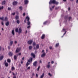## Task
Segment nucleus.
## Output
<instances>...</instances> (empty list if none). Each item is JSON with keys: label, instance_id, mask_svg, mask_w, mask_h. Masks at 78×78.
<instances>
[{"label": "nucleus", "instance_id": "20e7f679", "mask_svg": "<svg viewBox=\"0 0 78 78\" xmlns=\"http://www.w3.org/2000/svg\"><path fill=\"white\" fill-rule=\"evenodd\" d=\"M20 51V48H17L16 51V53H18V52H19Z\"/></svg>", "mask_w": 78, "mask_h": 78}, {"label": "nucleus", "instance_id": "6e6552de", "mask_svg": "<svg viewBox=\"0 0 78 78\" xmlns=\"http://www.w3.org/2000/svg\"><path fill=\"white\" fill-rule=\"evenodd\" d=\"M31 56H33V58H36V55H35V54H34V53H31Z\"/></svg>", "mask_w": 78, "mask_h": 78}, {"label": "nucleus", "instance_id": "dca6fc26", "mask_svg": "<svg viewBox=\"0 0 78 78\" xmlns=\"http://www.w3.org/2000/svg\"><path fill=\"white\" fill-rule=\"evenodd\" d=\"M45 34H43L41 36V39H44L45 38Z\"/></svg>", "mask_w": 78, "mask_h": 78}, {"label": "nucleus", "instance_id": "f704fd0d", "mask_svg": "<svg viewBox=\"0 0 78 78\" xmlns=\"http://www.w3.org/2000/svg\"><path fill=\"white\" fill-rule=\"evenodd\" d=\"M16 22L17 23H18V24H19L20 23V21L19 20H17L16 21Z\"/></svg>", "mask_w": 78, "mask_h": 78}, {"label": "nucleus", "instance_id": "a878e982", "mask_svg": "<svg viewBox=\"0 0 78 78\" xmlns=\"http://www.w3.org/2000/svg\"><path fill=\"white\" fill-rule=\"evenodd\" d=\"M32 48H33V46H29V50H31Z\"/></svg>", "mask_w": 78, "mask_h": 78}, {"label": "nucleus", "instance_id": "de8ad7c7", "mask_svg": "<svg viewBox=\"0 0 78 78\" xmlns=\"http://www.w3.org/2000/svg\"><path fill=\"white\" fill-rule=\"evenodd\" d=\"M23 62L22 60L21 61V63L23 64Z\"/></svg>", "mask_w": 78, "mask_h": 78}, {"label": "nucleus", "instance_id": "7ed1b4c3", "mask_svg": "<svg viewBox=\"0 0 78 78\" xmlns=\"http://www.w3.org/2000/svg\"><path fill=\"white\" fill-rule=\"evenodd\" d=\"M22 29H21V28L20 27L19 28V29L18 30V34H20V33H22Z\"/></svg>", "mask_w": 78, "mask_h": 78}, {"label": "nucleus", "instance_id": "bf43d9fd", "mask_svg": "<svg viewBox=\"0 0 78 78\" xmlns=\"http://www.w3.org/2000/svg\"><path fill=\"white\" fill-rule=\"evenodd\" d=\"M62 30L63 31H66V29L64 28H63Z\"/></svg>", "mask_w": 78, "mask_h": 78}, {"label": "nucleus", "instance_id": "a19ab883", "mask_svg": "<svg viewBox=\"0 0 78 78\" xmlns=\"http://www.w3.org/2000/svg\"><path fill=\"white\" fill-rule=\"evenodd\" d=\"M30 68H31V67H30V66H29L27 68V70H29V69H30Z\"/></svg>", "mask_w": 78, "mask_h": 78}, {"label": "nucleus", "instance_id": "f257e3e1", "mask_svg": "<svg viewBox=\"0 0 78 78\" xmlns=\"http://www.w3.org/2000/svg\"><path fill=\"white\" fill-rule=\"evenodd\" d=\"M49 3L50 5H51V4L53 3V4H55V5H57L59 4V2H56L55 0H50Z\"/></svg>", "mask_w": 78, "mask_h": 78}, {"label": "nucleus", "instance_id": "c85d7f7f", "mask_svg": "<svg viewBox=\"0 0 78 78\" xmlns=\"http://www.w3.org/2000/svg\"><path fill=\"white\" fill-rule=\"evenodd\" d=\"M19 9H20V11H22V6H21L19 7Z\"/></svg>", "mask_w": 78, "mask_h": 78}, {"label": "nucleus", "instance_id": "3c124183", "mask_svg": "<svg viewBox=\"0 0 78 78\" xmlns=\"http://www.w3.org/2000/svg\"><path fill=\"white\" fill-rule=\"evenodd\" d=\"M8 49H9V50H10V48H11V47H10V46H9L8 47Z\"/></svg>", "mask_w": 78, "mask_h": 78}, {"label": "nucleus", "instance_id": "412c9836", "mask_svg": "<svg viewBox=\"0 0 78 78\" xmlns=\"http://www.w3.org/2000/svg\"><path fill=\"white\" fill-rule=\"evenodd\" d=\"M36 48L37 49H38L39 48V45L38 44H37L36 45Z\"/></svg>", "mask_w": 78, "mask_h": 78}, {"label": "nucleus", "instance_id": "69168bd1", "mask_svg": "<svg viewBox=\"0 0 78 78\" xmlns=\"http://www.w3.org/2000/svg\"><path fill=\"white\" fill-rule=\"evenodd\" d=\"M55 5L52 6V8H55Z\"/></svg>", "mask_w": 78, "mask_h": 78}, {"label": "nucleus", "instance_id": "4468645a", "mask_svg": "<svg viewBox=\"0 0 78 78\" xmlns=\"http://www.w3.org/2000/svg\"><path fill=\"white\" fill-rule=\"evenodd\" d=\"M46 67L47 68H48V69H50L51 66H50V64H48L46 66Z\"/></svg>", "mask_w": 78, "mask_h": 78}, {"label": "nucleus", "instance_id": "e433bc0d", "mask_svg": "<svg viewBox=\"0 0 78 78\" xmlns=\"http://www.w3.org/2000/svg\"><path fill=\"white\" fill-rule=\"evenodd\" d=\"M31 24V23L30 22L28 21L27 22V24L28 25H30Z\"/></svg>", "mask_w": 78, "mask_h": 78}, {"label": "nucleus", "instance_id": "2eb2a0df", "mask_svg": "<svg viewBox=\"0 0 78 78\" xmlns=\"http://www.w3.org/2000/svg\"><path fill=\"white\" fill-rule=\"evenodd\" d=\"M13 44V41H11L10 42L9 45L10 46H12V45Z\"/></svg>", "mask_w": 78, "mask_h": 78}, {"label": "nucleus", "instance_id": "ea45409f", "mask_svg": "<svg viewBox=\"0 0 78 78\" xmlns=\"http://www.w3.org/2000/svg\"><path fill=\"white\" fill-rule=\"evenodd\" d=\"M12 15H13V16H14V15H15V14H16V13L15 12H13V13H12Z\"/></svg>", "mask_w": 78, "mask_h": 78}, {"label": "nucleus", "instance_id": "aec40b11", "mask_svg": "<svg viewBox=\"0 0 78 78\" xmlns=\"http://www.w3.org/2000/svg\"><path fill=\"white\" fill-rule=\"evenodd\" d=\"M3 58H4V57H3V56L2 55L0 57V60L1 61V60H2L3 59Z\"/></svg>", "mask_w": 78, "mask_h": 78}, {"label": "nucleus", "instance_id": "a211bd4d", "mask_svg": "<svg viewBox=\"0 0 78 78\" xmlns=\"http://www.w3.org/2000/svg\"><path fill=\"white\" fill-rule=\"evenodd\" d=\"M11 70L12 71H13V70H15V68L14 66H12L11 68Z\"/></svg>", "mask_w": 78, "mask_h": 78}, {"label": "nucleus", "instance_id": "8fccbe9b", "mask_svg": "<svg viewBox=\"0 0 78 78\" xmlns=\"http://www.w3.org/2000/svg\"><path fill=\"white\" fill-rule=\"evenodd\" d=\"M31 27V26H28L27 27V28L28 29L29 28H30Z\"/></svg>", "mask_w": 78, "mask_h": 78}, {"label": "nucleus", "instance_id": "e2e57ef3", "mask_svg": "<svg viewBox=\"0 0 78 78\" xmlns=\"http://www.w3.org/2000/svg\"><path fill=\"white\" fill-rule=\"evenodd\" d=\"M18 55H21V53H19Z\"/></svg>", "mask_w": 78, "mask_h": 78}, {"label": "nucleus", "instance_id": "0e129e2a", "mask_svg": "<svg viewBox=\"0 0 78 78\" xmlns=\"http://www.w3.org/2000/svg\"><path fill=\"white\" fill-rule=\"evenodd\" d=\"M41 52L42 53H44V50H43Z\"/></svg>", "mask_w": 78, "mask_h": 78}, {"label": "nucleus", "instance_id": "09e8293b", "mask_svg": "<svg viewBox=\"0 0 78 78\" xmlns=\"http://www.w3.org/2000/svg\"><path fill=\"white\" fill-rule=\"evenodd\" d=\"M48 75H49V76H52L51 74H50V73H48Z\"/></svg>", "mask_w": 78, "mask_h": 78}, {"label": "nucleus", "instance_id": "79ce46f5", "mask_svg": "<svg viewBox=\"0 0 78 78\" xmlns=\"http://www.w3.org/2000/svg\"><path fill=\"white\" fill-rule=\"evenodd\" d=\"M0 19H1V20H3V17H0Z\"/></svg>", "mask_w": 78, "mask_h": 78}, {"label": "nucleus", "instance_id": "f3484780", "mask_svg": "<svg viewBox=\"0 0 78 78\" xmlns=\"http://www.w3.org/2000/svg\"><path fill=\"white\" fill-rule=\"evenodd\" d=\"M9 21H8L6 23L5 25L7 26H9Z\"/></svg>", "mask_w": 78, "mask_h": 78}, {"label": "nucleus", "instance_id": "f8f14e48", "mask_svg": "<svg viewBox=\"0 0 78 78\" xmlns=\"http://www.w3.org/2000/svg\"><path fill=\"white\" fill-rule=\"evenodd\" d=\"M24 2L25 4V5H27L28 3V0H24Z\"/></svg>", "mask_w": 78, "mask_h": 78}, {"label": "nucleus", "instance_id": "9b49d317", "mask_svg": "<svg viewBox=\"0 0 78 78\" xmlns=\"http://www.w3.org/2000/svg\"><path fill=\"white\" fill-rule=\"evenodd\" d=\"M9 55L10 56H12V55H13V53H12L11 52H9Z\"/></svg>", "mask_w": 78, "mask_h": 78}, {"label": "nucleus", "instance_id": "052dcab7", "mask_svg": "<svg viewBox=\"0 0 78 78\" xmlns=\"http://www.w3.org/2000/svg\"><path fill=\"white\" fill-rule=\"evenodd\" d=\"M68 10L69 11H70V7H69Z\"/></svg>", "mask_w": 78, "mask_h": 78}, {"label": "nucleus", "instance_id": "b1692460", "mask_svg": "<svg viewBox=\"0 0 78 78\" xmlns=\"http://www.w3.org/2000/svg\"><path fill=\"white\" fill-rule=\"evenodd\" d=\"M7 62L9 63H10V62H11V59L9 58L7 60Z\"/></svg>", "mask_w": 78, "mask_h": 78}, {"label": "nucleus", "instance_id": "7c9ffc66", "mask_svg": "<svg viewBox=\"0 0 78 78\" xmlns=\"http://www.w3.org/2000/svg\"><path fill=\"white\" fill-rule=\"evenodd\" d=\"M28 65H30V63H28V62H27L26 63L27 67H28Z\"/></svg>", "mask_w": 78, "mask_h": 78}, {"label": "nucleus", "instance_id": "39448f33", "mask_svg": "<svg viewBox=\"0 0 78 78\" xmlns=\"http://www.w3.org/2000/svg\"><path fill=\"white\" fill-rule=\"evenodd\" d=\"M45 55H46V53L45 52H43L41 55V58H44V57L45 56Z\"/></svg>", "mask_w": 78, "mask_h": 78}, {"label": "nucleus", "instance_id": "5701e85b", "mask_svg": "<svg viewBox=\"0 0 78 78\" xmlns=\"http://www.w3.org/2000/svg\"><path fill=\"white\" fill-rule=\"evenodd\" d=\"M17 56L16 55H14V60H16L17 59Z\"/></svg>", "mask_w": 78, "mask_h": 78}, {"label": "nucleus", "instance_id": "a18cd8bd", "mask_svg": "<svg viewBox=\"0 0 78 78\" xmlns=\"http://www.w3.org/2000/svg\"><path fill=\"white\" fill-rule=\"evenodd\" d=\"M51 63L52 64H54V61H52L51 62Z\"/></svg>", "mask_w": 78, "mask_h": 78}, {"label": "nucleus", "instance_id": "5fc2aeb1", "mask_svg": "<svg viewBox=\"0 0 78 78\" xmlns=\"http://www.w3.org/2000/svg\"><path fill=\"white\" fill-rule=\"evenodd\" d=\"M23 16H25V13H23Z\"/></svg>", "mask_w": 78, "mask_h": 78}, {"label": "nucleus", "instance_id": "ddd939ff", "mask_svg": "<svg viewBox=\"0 0 78 78\" xmlns=\"http://www.w3.org/2000/svg\"><path fill=\"white\" fill-rule=\"evenodd\" d=\"M37 61H36L35 62H34L33 63V65L34 66H36V65H37Z\"/></svg>", "mask_w": 78, "mask_h": 78}, {"label": "nucleus", "instance_id": "864d4df0", "mask_svg": "<svg viewBox=\"0 0 78 78\" xmlns=\"http://www.w3.org/2000/svg\"><path fill=\"white\" fill-rule=\"evenodd\" d=\"M13 78H16V76H13Z\"/></svg>", "mask_w": 78, "mask_h": 78}, {"label": "nucleus", "instance_id": "4be33fe9", "mask_svg": "<svg viewBox=\"0 0 78 78\" xmlns=\"http://www.w3.org/2000/svg\"><path fill=\"white\" fill-rule=\"evenodd\" d=\"M5 64L6 67H8L9 66V64L8 62L5 63Z\"/></svg>", "mask_w": 78, "mask_h": 78}, {"label": "nucleus", "instance_id": "c756f323", "mask_svg": "<svg viewBox=\"0 0 78 78\" xmlns=\"http://www.w3.org/2000/svg\"><path fill=\"white\" fill-rule=\"evenodd\" d=\"M4 20L5 21H7V20H8V17H5Z\"/></svg>", "mask_w": 78, "mask_h": 78}, {"label": "nucleus", "instance_id": "680f3d73", "mask_svg": "<svg viewBox=\"0 0 78 78\" xmlns=\"http://www.w3.org/2000/svg\"><path fill=\"white\" fill-rule=\"evenodd\" d=\"M25 59V57H23L22 58V60H24V59Z\"/></svg>", "mask_w": 78, "mask_h": 78}, {"label": "nucleus", "instance_id": "338daca9", "mask_svg": "<svg viewBox=\"0 0 78 78\" xmlns=\"http://www.w3.org/2000/svg\"><path fill=\"white\" fill-rule=\"evenodd\" d=\"M15 44H17V41H15Z\"/></svg>", "mask_w": 78, "mask_h": 78}, {"label": "nucleus", "instance_id": "9d476101", "mask_svg": "<svg viewBox=\"0 0 78 78\" xmlns=\"http://www.w3.org/2000/svg\"><path fill=\"white\" fill-rule=\"evenodd\" d=\"M33 61V58H30L29 60H28V62H32Z\"/></svg>", "mask_w": 78, "mask_h": 78}, {"label": "nucleus", "instance_id": "4d7b16f0", "mask_svg": "<svg viewBox=\"0 0 78 78\" xmlns=\"http://www.w3.org/2000/svg\"><path fill=\"white\" fill-rule=\"evenodd\" d=\"M2 25H4V23H3V22H2Z\"/></svg>", "mask_w": 78, "mask_h": 78}, {"label": "nucleus", "instance_id": "f03ea898", "mask_svg": "<svg viewBox=\"0 0 78 78\" xmlns=\"http://www.w3.org/2000/svg\"><path fill=\"white\" fill-rule=\"evenodd\" d=\"M27 19V21H30V17H28V16H27L26 19L24 20V23H26L27 21H26V20Z\"/></svg>", "mask_w": 78, "mask_h": 78}, {"label": "nucleus", "instance_id": "c03bdc74", "mask_svg": "<svg viewBox=\"0 0 78 78\" xmlns=\"http://www.w3.org/2000/svg\"><path fill=\"white\" fill-rule=\"evenodd\" d=\"M40 69V66H39L38 67V68H37V71H39V70Z\"/></svg>", "mask_w": 78, "mask_h": 78}, {"label": "nucleus", "instance_id": "603ef678", "mask_svg": "<svg viewBox=\"0 0 78 78\" xmlns=\"http://www.w3.org/2000/svg\"><path fill=\"white\" fill-rule=\"evenodd\" d=\"M49 48H50V49H52V47H51V46H50V47H49Z\"/></svg>", "mask_w": 78, "mask_h": 78}, {"label": "nucleus", "instance_id": "49530a36", "mask_svg": "<svg viewBox=\"0 0 78 78\" xmlns=\"http://www.w3.org/2000/svg\"><path fill=\"white\" fill-rule=\"evenodd\" d=\"M11 8H9V7H8V10H9V11H10V10H11Z\"/></svg>", "mask_w": 78, "mask_h": 78}, {"label": "nucleus", "instance_id": "473e14b6", "mask_svg": "<svg viewBox=\"0 0 78 78\" xmlns=\"http://www.w3.org/2000/svg\"><path fill=\"white\" fill-rule=\"evenodd\" d=\"M4 8V7L3 6H2L0 7V10H2V9H3Z\"/></svg>", "mask_w": 78, "mask_h": 78}, {"label": "nucleus", "instance_id": "13d9d810", "mask_svg": "<svg viewBox=\"0 0 78 78\" xmlns=\"http://www.w3.org/2000/svg\"><path fill=\"white\" fill-rule=\"evenodd\" d=\"M1 50H2V46H0V51H1Z\"/></svg>", "mask_w": 78, "mask_h": 78}, {"label": "nucleus", "instance_id": "72a5a7b5", "mask_svg": "<svg viewBox=\"0 0 78 78\" xmlns=\"http://www.w3.org/2000/svg\"><path fill=\"white\" fill-rule=\"evenodd\" d=\"M16 19L17 20V19H19V16H16L15 17Z\"/></svg>", "mask_w": 78, "mask_h": 78}, {"label": "nucleus", "instance_id": "6e6d98bb", "mask_svg": "<svg viewBox=\"0 0 78 78\" xmlns=\"http://www.w3.org/2000/svg\"><path fill=\"white\" fill-rule=\"evenodd\" d=\"M36 77H38V75L37 73L36 74Z\"/></svg>", "mask_w": 78, "mask_h": 78}, {"label": "nucleus", "instance_id": "0eeeda50", "mask_svg": "<svg viewBox=\"0 0 78 78\" xmlns=\"http://www.w3.org/2000/svg\"><path fill=\"white\" fill-rule=\"evenodd\" d=\"M36 45V43L35 42H34L33 43V45L34 47V50H36V48H35V45Z\"/></svg>", "mask_w": 78, "mask_h": 78}, {"label": "nucleus", "instance_id": "4c0bfd02", "mask_svg": "<svg viewBox=\"0 0 78 78\" xmlns=\"http://www.w3.org/2000/svg\"><path fill=\"white\" fill-rule=\"evenodd\" d=\"M67 18H68V16H65V19H67Z\"/></svg>", "mask_w": 78, "mask_h": 78}, {"label": "nucleus", "instance_id": "37998d69", "mask_svg": "<svg viewBox=\"0 0 78 78\" xmlns=\"http://www.w3.org/2000/svg\"><path fill=\"white\" fill-rule=\"evenodd\" d=\"M34 76V73H33L32 74V76Z\"/></svg>", "mask_w": 78, "mask_h": 78}, {"label": "nucleus", "instance_id": "6ab92c4d", "mask_svg": "<svg viewBox=\"0 0 78 78\" xmlns=\"http://www.w3.org/2000/svg\"><path fill=\"white\" fill-rule=\"evenodd\" d=\"M5 3H6V1H4L2 2V5H4L5 4Z\"/></svg>", "mask_w": 78, "mask_h": 78}, {"label": "nucleus", "instance_id": "c9c22d12", "mask_svg": "<svg viewBox=\"0 0 78 78\" xmlns=\"http://www.w3.org/2000/svg\"><path fill=\"white\" fill-rule=\"evenodd\" d=\"M69 19V21H70L71 19H72V17L71 16L69 17L68 18Z\"/></svg>", "mask_w": 78, "mask_h": 78}, {"label": "nucleus", "instance_id": "cd10ccee", "mask_svg": "<svg viewBox=\"0 0 78 78\" xmlns=\"http://www.w3.org/2000/svg\"><path fill=\"white\" fill-rule=\"evenodd\" d=\"M12 33L13 34V35H14L15 33H14V30H13L12 31Z\"/></svg>", "mask_w": 78, "mask_h": 78}, {"label": "nucleus", "instance_id": "2f4dec72", "mask_svg": "<svg viewBox=\"0 0 78 78\" xmlns=\"http://www.w3.org/2000/svg\"><path fill=\"white\" fill-rule=\"evenodd\" d=\"M48 23V22L47 21H45L43 23V25H46V23Z\"/></svg>", "mask_w": 78, "mask_h": 78}, {"label": "nucleus", "instance_id": "1a4fd4ad", "mask_svg": "<svg viewBox=\"0 0 78 78\" xmlns=\"http://www.w3.org/2000/svg\"><path fill=\"white\" fill-rule=\"evenodd\" d=\"M17 4V1H14L12 3V5L14 6L16 5Z\"/></svg>", "mask_w": 78, "mask_h": 78}, {"label": "nucleus", "instance_id": "bb28decb", "mask_svg": "<svg viewBox=\"0 0 78 78\" xmlns=\"http://www.w3.org/2000/svg\"><path fill=\"white\" fill-rule=\"evenodd\" d=\"M18 31H19V29L18 28H16L15 29V31L16 33H18Z\"/></svg>", "mask_w": 78, "mask_h": 78}, {"label": "nucleus", "instance_id": "393cba45", "mask_svg": "<svg viewBox=\"0 0 78 78\" xmlns=\"http://www.w3.org/2000/svg\"><path fill=\"white\" fill-rule=\"evenodd\" d=\"M44 76V73H43L40 76V78H43Z\"/></svg>", "mask_w": 78, "mask_h": 78}, {"label": "nucleus", "instance_id": "423d86ee", "mask_svg": "<svg viewBox=\"0 0 78 78\" xmlns=\"http://www.w3.org/2000/svg\"><path fill=\"white\" fill-rule=\"evenodd\" d=\"M32 42H33V40H30L28 41L27 43L28 44L31 45L32 44Z\"/></svg>", "mask_w": 78, "mask_h": 78}, {"label": "nucleus", "instance_id": "58836bf2", "mask_svg": "<svg viewBox=\"0 0 78 78\" xmlns=\"http://www.w3.org/2000/svg\"><path fill=\"white\" fill-rule=\"evenodd\" d=\"M59 43H58L56 44L55 45H56V47H58L59 46Z\"/></svg>", "mask_w": 78, "mask_h": 78}, {"label": "nucleus", "instance_id": "774afa93", "mask_svg": "<svg viewBox=\"0 0 78 78\" xmlns=\"http://www.w3.org/2000/svg\"><path fill=\"white\" fill-rule=\"evenodd\" d=\"M76 3H78V0H76Z\"/></svg>", "mask_w": 78, "mask_h": 78}]
</instances>
